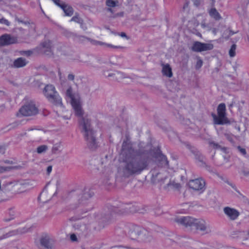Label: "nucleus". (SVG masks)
I'll use <instances>...</instances> for the list:
<instances>
[{"label": "nucleus", "instance_id": "22", "mask_svg": "<svg viewBox=\"0 0 249 249\" xmlns=\"http://www.w3.org/2000/svg\"><path fill=\"white\" fill-rule=\"evenodd\" d=\"M28 63V61L23 57H19L15 59L13 66L14 68H19L25 66Z\"/></svg>", "mask_w": 249, "mask_h": 249}, {"label": "nucleus", "instance_id": "12", "mask_svg": "<svg viewBox=\"0 0 249 249\" xmlns=\"http://www.w3.org/2000/svg\"><path fill=\"white\" fill-rule=\"evenodd\" d=\"M198 230L204 233H209L211 232V227L202 219H195L193 227V230Z\"/></svg>", "mask_w": 249, "mask_h": 249}, {"label": "nucleus", "instance_id": "8", "mask_svg": "<svg viewBox=\"0 0 249 249\" xmlns=\"http://www.w3.org/2000/svg\"><path fill=\"white\" fill-rule=\"evenodd\" d=\"M120 3L119 0H106V10L110 14L109 18H116L123 17L124 16L123 11L115 13V8L120 6Z\"/></svg>", "mask_w": 249, "mask_h": 249}, {"label": "nucleus", "instance_id": "18", "mask_svg": "<svg viewBox=\"0 0 249 249\" xmlns=\"http://www.w3.org/2000/svg\"><path fill=\"white\" fill-rule=\"evenodd\" d=\"M186 147L190 149L191 152L194 154L196 160L199 162V165L201 166H205L206 163L205 162V158L204 156L196 148L192 147L190 144H186Z\"/></svg>", "mask_w": 249, "mask_h": 249}, {"label": "nucleus", "instance_id": "53", "mask_svg": "<svg viewBox=\"0 0 249 249\" xmlns=\"http://www.w3.org/2000/svg\"><path fill=\"white\" fill-rule=\"evenodd\" d=\"M5 109V106L3 104H0V112H2Z\"/></svg>", "mask_w": 249, "mask_h": 249}, {"label": "nucleus", "instance_id": "59", "mask_svg": "<svg viewBox=\"0 0 249 249\" xmlns=\"http://www.w3.org/2000/svg\"><path fill=\"white\" fill-rule=\"evenodd\" d=\"M129 210H128V211L129 212H134L135 211L133 210H131V207L130 206L129 207Z\"/></svg>", "mask_w": 249, "mask_h": 249}, {"label": "nucleus", "instance_id": "40", "mask_svg": "<svg viewBox=\"0 0 249 249\" xmlns=\"http://www.w3.org/2000/svg\"><path fill=\"white\" fill-rule=\"evenodd\" d=\"M224 135H225V136L226 138V139L227 140H228L230 142H233L232 136L231 134L225 133Z\"/></svg>", "mask_w": 249, "mask_h": 249}, {"label": "nucleus", "instance_id": "23", "mask_svg": "<svg viewBox=\"0 0 249 249\" xmlns=\"http://www.w3.org/2000/svg\"><path fill=\"white\" fill-rule=\"evenodd\" d=\"M68 37H73V39L79 43H84L86 41H88L89 38L84 36H81V35H78L74 34L73 33H69V35H68Z\"/></svg>", "mask_w": 249, "mask_h": 249}, {"label": "nucleus", "instance_id": "27", "mask_svg": "<svg viewBox=\"0 0 249 249\" xmlns=\"http://www.w3.org/2000/svg\"><path fill=\"white\" fill-rule=\"evenodd\" d=\"M61 8L63 10L67 16H71L73 13V9L71 6L64 3L61 6Z\"/></svg>", "mask_w": 249, "mask_h": 249}, {"label": "nucleus", "instance_id": "38", "mask_svg": "<svg viewBox=\"0 0 249 249\" xmlns=\"http://www.w3.org/2000/svg\"><path fill=\"white\" fill-rule=\"evenodd\" d=\"M27 130L29 131H32L33 132L32 134L35 135H39L41 133H42V132L41 130L35 129L30 128V129H28Z\"/></svg>", "mask_w": 249, "mask_h": 249}, {"label": "nucleus", "instance_id": "7", "mask_svg": "<svg viewBox=\"0 0 249 249\" xmlns=\"http://www.w3.org/2000/svg\"><path fill=\"white\" fill-rule=\"evenodd\" d=\"M217 115L212 114L214 124H224L229 123L226 113V106L224 103L220 104L217 107Z\"/></svg>", "mask_w": 249, "mask_h": 249}, {"label": "nucleus", "instance_id": "60", "mask_svg": "<svg viewBox=\"0 0 249 249\" xmlns=\"http://www.w3.org/2000/svg\"><path fill=\"white\" fill-rule=\"evenodd\" d=\"M212 5L213 6H214L215 1H214V0H212Z\"/></svg>", "mask_w": 249, "mask_h": 249}, {"label": "nucleus", "instance_id": "1", "mask_svg": "<svg viewBox=\"0 0 249 249\" xmlns=\"http://www.w3.org/2000/svg\"><path fill=\"white\" fill-rule=\"evenodd\" d=\"M134 150L128 142H124L120 155L118 174L124 178L140 174L147 169L151 160V152H139L133 154Z\"/></svg>", "mask_w": 249, "mask_h": 249}, {"label": "nucleus", "instance_id": "49", "mask_svg": "<svg viewBox=\"0 0 249 249\" xmlns=\"http://www.w3.org/2000/svg\"><path fill=\"white\" fill-rule=\"evenodd\" d=\"M68 78L70 80L72 81L74 80V76L72 74H69L68 75Z\"/></svg>", "mask_w": 249, "mask_h": 249}, {"label": "nucleus", "instance_id": "24", "mask_svg": "<svg viewBox=\"0 0 249 249\" xmlns=\"http://www.w3.org/2000/svg\"><path fill=\"white\" fill-rule=\"evenodd\" d=\"M162 73L163 75L171 77L173 75L172 68L168 64H162Z\"/></svg>", "mask_w": 249, "mask_h": 249}, {"label": "nucleus", "instance_id": "14", "mask_svg": "<svg viewBox=\"0 0 249 249\" xmlns=\"http://www.w3.org/2000/svg\"><path fill=\"white\" fill-rule=\"evenodd\" d=\"M196 218L191 216H181L175 218V221L186 228L193 230Z\"/></svg>", "mask_w": 249, "mask_h": 249}, {"label": "nucleus", "instance_id": "51", "mask_svg": "<svg viewBox=\"0 0 249 249\" xmlns=\"http://www.w3.org/2000/svg\"><path fill=\"white\" fill-rule=\"evenodd\" d=\"M52 170V166H49L47 168V172L48 174H49Z\"/></svg>", "mask_w": 249, "mask_h": 249}, {"label": "nucleus", "instance_id": "28", "mask_svg": "<svg viewBox=\"0 0 249 249\" xmlns=\"http://www.w3.org/2000/svg\"><path fill=\"white\" fill-rule=\"evenodd\" d=\"M43 51L46 54H49L51 52V42L50 40L44 41L41 44Z\"/></svg>", "mask_w": 249, "mask_h": 249}, {"label": "nucleus", "instance_id": "50", "mask_svg": "<svg viewBox=\"0 0 249 249\" xmlns=\"http://www.w3.org/2000/svg\"><path fill=\"white\" fill-rule=\"evenodd\" d=\"M178 117L180 120V122L182 123H184V118L179 114H178Z\"/></svg>", "mask_w": 249, "mask_h": 249}, {"label": "nucleus", "instance_id": "34", "mask_svg": "<svg viewBox=\"0 0 249 249\" xmlns=\"http://www.w3.org/2000/svg\"><path fill=\"white\" fill-rule=\"evenodd\" d=\"M46 195H47L46 192L45 190H44L41 193V194H40V196L39 197V199L40 200H42L43 203H45V202H47L49 199H50L51 198V196H50L49 197V199H46L45 198V197Z\"/></svg>", "mask_w": 249, "mask_h": 249}, {"label": "nucleus", "instance_id": "5", "mask_svg": "<svg viewBox=\"0 0 249 249\" xmlns=\"http://www.w3.org/2000/svg\"><path fill=\"white\" fill-rule=\"evenodd\" d=\"M151 174V181L153 183H159L160 186L170 177V174L166 169L153 168Z\"/></svg>", "mask_w": 249, "mask_h": 249}, {"label": "nucleus", "instance_id": "35", "mask_svg": "<svg viewBox=\"0 0 249 249\" xmlns=\"http://www.w3.org/2000/svg\"><path fill=\"white\" fill-rule=\"evenodd\" d=\"M115 71H114L113 72H109L108 71H104L103 74L106 77H112L114 79L115 77Z\"/></svg>", "mask_w": 249, "mask_h": 249}, {"label": "nucleus", "instance_id": "45", "mask_svg": "<svg viewBox=\"0 0 249 249\" xmlns=\"http://www.w3.org/2000/svg\"><path fill=\"white\" fill-rule=\"evenodd\" d=\"M194 2V5L196 6H198L201 2V0H192Z\"/></svg>", "mask_w": 249, "mask_h": 249}, {"label": "nucleus", "instance_id": "17", "mask_svg": "<svg viewBox=\"0 0 249 249\" xmlns=\"http://www.w3.org/2000/svg\"><path fill=\"white\" fill-rule=\"evenodd\" d=\"M223 212L228 218L232 221L236 220L240 215V213L237 210L230 207H224Z\"/></svg>", "mask_w": 249, "mask_h": 249}, {"label": "nucleus", "instance_id": "36", "mask_svg": "<svg viewBox=\"0 0 249 249\" xmlns=\"http://www.w3.org/2000/svg\"><path fill=\"white\" fill-rule=\"evenodd\" d=\"M61 144L59 143L54 144L52 148V152L53 154H55L60 148Z\"/></svg>", "mask_w": 249, "mask_h": 249}, {"label": "nucleus", "instance_id": "33", "mask_svg": "<svg viewBox=\"0 0 249 249\" xmlns=\"http://www.w3.org/2000/svg\"><path fill=\"white\" fill-rule=\"evenodd\" d=\"M236 49V45L235 44L232 45L229 52V55L231 57H233L235 55Z\"/></svg>", "mask_w": 249, "mask_h": 249}, {"label": "nucleus", "instance_id": "56", "mask_svg": "<svg viewBox=\"0 0 249 249\" xmlns=\"http://www.w3.org/2000/svg\"><path fill=\"white\" fill-rule=\"evenodd\" d=\"M212 32L215 35L217 33V29L216 28L212 29Z\"/></svg>", "mask_w": 249, "mask_h": 249}, {"label": "nucleus", "instance_id": "57", "mask_svg": "<svg viewBox=\"0 0 249 249\" xmlns=\"http://www.w3.org/2000/svg\"><path fill=\"white\" fill-rule=\"evenodd\" d=\"M4 162L8 164H12L13 163L12 161H10L9 160H5Z\"/></svg>", "mask_w": 249, "mask_h": 249}, {"label": "nucleus", "instance_id": "58", "mask_svg": "<svg viewBox=\"0 0 249 249\" xmlns=\"http://www.w3.org/2000/svg\"><path fill=\"white\" fill-rule=\"evenodd\" d=\"M231 185L237 192H238L239 194H240L239 192L237 190L236 188L235 187V186L234 185H233L232 184H231Z\"/></svg>", "mask_w": 249, "mask_h": 249}, {"label": "nucleus", "instance_id": "6", "mask_svg": "<svg viewBox=\"0 0 249 249\" xmlns=\"http://www.w3.org/2000/svg\"><path fill=\"white\" fill-rule=\"evenodd\" d=\"M71 195L78 198V201L81 200V202H79V203L81 204L82 206L86 205L88 206V208L86 209V212L91 210L92 205L89 204L88 201V199L93 195V193L90 190H85L83 193H82L81 190H78L76 192L73 193Z\"/></svg>", "mask_w": 249, "mask_h": 249}, {"label": "nucleus", "instance_id": "64", "mask_svg": "<svg viewBox=\"0 0 249 249\" xmlns=\"http://www.w3.org/2000/svg\"><path fill=\"white\" fill-rule=\"evenodd\" d=\"M247 235H248L249 236V230L247 231Z\"/></svg>", "mask_w": 249, "mask_h": 249}, {"label": "nucleus", "instance_id": "48", "mask_svg": "<svg viewBox=\"0 0 249 249\" xmlns=\"http://www.w3.org/2000/svg\"><path fill=\"white\" fill-rule=\"evenodd\" d=\"M10 169V167H5V168H4L3 167H0V172H3L5 171H6L8 169Z\"/></svg>", "mask_w": 249, "mask_h": 249}, {"label": "nucleus", "instance_id": "31", "mask_svg": "<svg viewBox=\"0 0 249 249\" xmlns=\"http://www.w3.org/2000/svg\"><path fill=\"white\" fill-rule=\"evenodd\" d=\"M30 230V228L22 227L18 229L17 230L15 231V234H22L29 232Z\"/></svg>", "mask_w": 249, "mask_h": 249}, {"label": "nucleus", "instance_id": "15", "mask_svg": "<svg viewBox=\"0 0 249 249\" xmlns=\"http://www.w3.org/2000/svg\"><path fill=\"white\" fill-rule=\"evenodd\" d=\"M189 187L195 191L202 192L205 190V182L201 179H192L189 181Z\"/></svg>", "mask_w": 249, "mask_h": 249}, {"label": "nucleus", "instance_id": "43", "mask_svg": "<svg viewBox=\"0 0 249 249\" xmlns=\"http://www.w3.org/2000/svg\"><path fill=\"white\" fill-rule=\"evenodd\" d=\"M32 53V52L30 51H24L21 53V54L26 56H30Z\"/></svg>", "mask_w": 249, "mask_h": 249}, {"label": "nucleus", "instance_id": "41", "mask_svg": "<svg viewBox=\"0 0 249 249\" xmlns=\"http://www.w3.org/2000/svg\"><path fill=\"white\" fill-rule=\"evenodd\" d=\"M0 23L4 24L8 26L9 25V22L3 18H0Z\"/></svg>", "mask_w": 249, "mask_h": 249}, {"label": "nucleus", "instance_id": "63", "mask_svg": "<svg viewBox=\"0 0 249 249\" xmlns=\"http://www.w3.org/2000/svg\"><path fill=\"white\" fill-rule=\"evenodd\" d=\"M225 161L227 162L228 160V158H224Z\"/></svg>", "mask_w": 249, "mask_h": 249}, {"label": "nucleus", "instance_id": "32", "mask_svg": "<svg viewBox=\"0 0 249 249\" xmlns=\"http://www.w3.org/2000/svg\"><path fill=\"white\" fill-rule=\"evenodd\" d=\"M114 74V79L116 80H120L123 78L126 77L125 74L121 71H115Z\"/></svg>", "mask_w": 249, "mask_h": 249}, {"label": "nucleus", "instance_id": "3", "mask_svg": "<svg viewBox=\"0 0 249 249\" xmlns=\"http://www.w3.org/2000/svg\"><path fill=\"white\" fill-rule=\"evenodd\" d=\"M43 92L46 98L52 104L56 106H63L62 99L55 91V88L53 85H47L45 87Z\"/></svg>", "mask_w": 249, "mask_h": 249}, {"label": "nucleus", "instance_id": "26", "mask_svg": "<svg viewBox=\"0 0 249 249\" xmlns=\"http://www.w3.org/2000/svg\"><path fill=\"white\" fill-rule=\"evenodd\" d=\"M107 163V159L106 158L99 160L98 163L95 165L96 169L101 171V172L104 173L105 170Z\"/></svg>", "mask_w": 249, "mask_h": 249}, {"label": "nucleus", "instance_id": "42", "mask_svg": "<svg viewBox=\"0 0 249 249\" xmlns=\"http://www.w3.org/2000/svg\"><path fill=\"white\" fill-rule=\"evenodd\" d=\"M237 148L242 154L243 155H245L246 154V150L245 148H242L240 146H238Z\"/></svg>", "mask_w": 249, "mask_h": 249}, {"label": "nucleus", "instance_id": "47", "mask_svg": "<svg viewBox=\"0 0 249 249\" xmlns=\"http://www.w3.org/2000/svg\"><path fill=\"white\" fill-rule=\"evenodd\" d=\"M121 37H125L127 39H129V37H128L127 36V35H126V34L124 32H121L120 35H119Z\"/></svg>", "mask_w": 249, "mask_h": 249}, {"label": "nucleus", "instance_id": "39", "mask_svg": "<svg viewBox=\"0 0 249 249\" xmlns=\"http://www.w3.org/2000/svg\"><path fill=\"white\" fill-rule=\"evenodd\" d=\"M202 60L199 57L197 58V60L196 66V69H199V68H200L202 65Z\"/></svg>", "mask_w": 249, "mask_h": 249}, {"label": "nucleus", "instance_id": "44", "mask_svg": "<svg viewBox=\"0 0 249 249\" xmlns=\"http://www.w3.org/2000/svg\"><path fill=\"white\" fill-rule=\"evenodd\" d=\"M54 2L58 6L61 8V6L63 4H64L65 3L61 2L60 0H53Z\"/></svg>", "mask_w": 249, "mask_h": 249}, {"label": "nucleus", "instance_id": "20", "mask_svg": "<svg viewBox=\"0 0 249 249\" xmlns=\"http://www.w3.org/2000/svg\"><path fill=\"white\" fill-rule=\"evenodd\" d=\"M17 41V39L16 37L5 34L0 37V46L9 45L15 43Z\"/></svg>", "mask_w": 249, "mask_h": 249}, {"label": "nucleus", "instance_id": "16", "mask_svg": "<svg viewBox=\"0 0 249 249\" xmlns=\"http://www.w3.org/2000/svg\"><path fill=\"white\" fill-rule=\"evenodd\" d=\"M161 186L165 190L167 191L178 190L181 187L180 184L176 182L170 175Z\"/></svg>", "mask_w": 249, "mask_h": 249}, {"label": "nucleus", "instance_id": "61", "mask_svg": "<svg viewBox=\"0 0 249 249\" xmlns=\"http://www.w3.org/2000/svg\"><path fill=\"white\" fill-rule=\"evenodd\" d=\"M244 175H246V176L249 175V172H247V173H245H245H244Z\"/></svg>", "mask_w": 249, "mask_h": 249}, {"label": "nucleus", "instance_id": "19", "mask_svg": "<svg viewBox=\"0 0 249 249\" xmlns=\"http://www.w3.org/2000/svg\"><path fill=\"white\" fill-rule=\"evenodd\" d=\"M10 185L13 188V191L16 194H21L26 191L27 184L22 182H15L10 183Z\"/></svg>", "mask_w": 249, "mask_h": 249}, {"label": "nucleus", "instance_id": "46", "mask_svg": "<svg viewBox=\"0 0 249 249\" xmlns=\"http://www.w3.org/2000/svg\"><path fill=\"white\" fill-rule=\"evenodd\" d=\"M70 238H71V240L72 241H77L76 236L74 234H71Z\"/></svg>", "mask_w": 249, "mask_h": 249}, {"label": "nucleus", "instance_id": "55", "mask_svg": "<svg viewBox=\"0 0 249 249\" xmlns=\"http://www.w3.org/2000/svg\"><path fill=\"white\" fill-rule=\"evenodd\" d=\"M5 94V92L4 91H3L1 88H0V97H2L4 96Z\"/></svg>", "mask_w": 249, "mask_h": 249}, {"label": "nucleus", "instance_id": "30", "mask_svg": "<svg viewBox=\"0 0 249 249\" xmlns=\"http://www.w3.org/2000/svg\"><path fill=\"white\" fill-rule=\"evenodd\" d=\"M48 149V147L46 145H41L36 148V152L39 154H43L45 153Z\"/></svg>", "mask_w": 249, "mask_h": 249}, {"label": "nucleus", "instance_id": "9", "mask_svg": "<svg viewBox=\"0 0 249 249\" xmlns=\"http://www.w3.org/2000/svg\"><path fill=\"white\" fill-rule=\"evenodd\" d=\"M155 159L156 166L155 169H166L169 168V161L166 156L163 155L161 151H158L153 155Z\"/></svg>", "mask_w": 249, "mask_h": 249}, {"label": "nucleus", "instance_id": "10", "mask_svg": "<svg viewBox=\"0 0 249 249\" xmlns=\"http://www.w3.org/2000/svg\"><path fill=\"white\" fill-rule=\"evenodd\" d=\"M19 113L23 116H33L38 113V109L35 103L32 101L22 106L20 108Z\"/></svg>", "mask_w": 249, "mask_h": 249}, {"label": "nucleus", "instance_id": "13", "mask_svg": "<svg viewBox=\"0 0 249 249\" xmlns=\"http://www.w3.org/2000/svg\"><path fill=\"white\" fill-rule=\"evenodd\" d=\"M213 48V44L195 41L191 47V50L195 52H201L211 50Z\"/></svg>", "mask_w": 249, "mask_h": 249}, {"label": "nucleus", "instance_id": "62", "mask_svg": "<svg viewBox=\"0 0 249 249\" xmlns=\"http://www.w3.org/2000/svg\"><path fill=\"white\" fill-rule=\"evenodd\" d=\"M116 247H124L123 246H115V247H112V249H114Z\"/></svg>", "mask_w": 249, "mask_h": 249}, {"label": "nucleus", "instance_id": "2", "mask_svg": "<svg viewBox=\"0 0 249 249\" xmlns=\"http://www.w3.org/2000/svg\"><path fill=\"white\" fill-rule=\"evenodd\" d=\"M66 94L71 99V104L75 115L79 118V127L84 134L88 147L91 150H95L98 147V143L91 126L90 121L87 117L83 116L84 112L82 107L80 103L74 99L71 88L70 87L67 89Z\"/></svg>", "mask_w": 249, "mask_h": 249}, {"label": "nucleus", "instance_id": "54", "mask_svg": "<svg viewBox=\"0 0 249 249\" xmlns=\"http://www.w3.org/2000/svg\"><path fill=\"white\" fill-rule=\"evenodd\" d=\"M113 249H132L129 247H116Z\"/></svg>", "mask_w": 249, "mask_h": 249}, {"label": "nucleus", "instance_id": "25", "mask_svg": "<svg viewBox=\"0 0 249 249\" xmlns=\"http://www.w3.org/2000/svg\"><path fill=\"white\" fill-rule=\"evenodd\" d=\"M208 13L210 17L216 20H219L222 18L220 14L214 7H212L209 9Z\"/></svg>", "mask_w": 249, "mask_h": 249}, {"label": "nucleus", "instance_id": "4", "mask_svg": "<svg viewBox=\"0 0 249 249\" xmlns=\"http://www.w3.org/2000/svg\"><path fill=\"white\" fill-rule=\"evenodd\" d=\"M128 234L133 240L140 238L146 242H150L152 239V237L148 233L137 226H132L128 231Z\"/></svg>", "mask_w": 249, "mask_h": 249}, {"label": "nucleus", "instance_id": "52", "mask_svg": "<svg viewBox=\"0 0 249 249\" xmlns=\"http://www.w3.org/2000/svg\"><path fill=\"white\" fill-rule=\"evenodd\" d=\"M27 135L26 131H24L18 134V136L19 137H23L24 136H26Z\"/></svg>", "mask_w": 249, "mask_h": 249}, {"label": "nucleus", "instance_id": "37", "mask_svg": "<svg viewBox=\"0 0 249 249\" xmlns=\"http://www.w3.org/2000/svg\"><path fill=\"white\" fill-rule=\"evenodd\" d=\"M71 21H74V22H77L78 23H82V22L83 21L82 19L80 18H79V16H75L71 18Z\"/></svg>", "mask_w": 249, "mask_h": 249}, {"label": "nucleus", "instance_id": "21", "mask_svg": "<svg viewBox=\"0 0 249 249\" xmlns=\"http://www.w3.org/2000/svg\"><path fill=\"white\" fill-rule=\"evenodd\" d=\"M88 41H89L91 44H92L93 45H95V46H98V45L103 46L105 47L112 48H115V49L122 48L121 46H113L110 44H107V43L102 42V41L92 39L89 38V39H88Z\"/></svg>", "mask_w": 249, "mask_h": 249}, {"label": "nucleus", "instance_id": "29", "mask_svg": "<svg viewBox=\"0 0 249 249\" xmlns=\"http://www.w3.org/2000/svg\"><path fill=\"white\" fill-rule=\"evenodd\" d=\"M209 144L211 146L213 147V148L215 149H220L222 151H223L224 152L226 153L227 148L225 147H222L220 145H219L218 143L215 142H210Z\"/></svg>", "mask_w": 249, "mask_h": 249}, {"label": "nucleus", "instance_id": "11", "mask_svg": "<svg viewBox=\"0 0 249 249\" xmlns=\"http://www.w3.org/2000/svg\"><path fill=\"white\" fill-rule=\"evenodd\" d=\"M54 242V239L49 234H44L38 240H36L35 241L36 246H39L40 245L46 249H53Z\"/></svg>", "mask_w": 249, "mask_h": 249}]
</instances>
